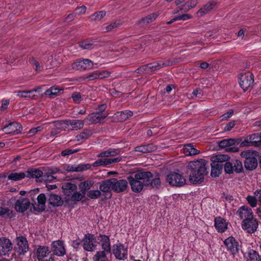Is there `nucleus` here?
<instances>
[{"mask_svg": "<svg viewBox=\"0 0 261 261\" xmlns=\"http://www.w3.org/2000/svg\"><path fill=\"white\" fill-rule=\"evenodd\" d=\"M110 74L111 72L108 70H96L88 73L84 77V80L93 81L97 79H103L109 77Z\"/></svg>", "mask_w": 261, "mask_h": 261, "instance_id": "13", "label": "nucleus"}, {"mask_svg": "<svg viewBox=\"0 0 261 261\" xmlns=\"http://www.w3.org/2000/svg\"><path fill=\"white\" fill-rule=\"evenodd\" d=\"M52 250L54 254L63 256L66 253V250L62 241L58 240L54 241L51 244Z\"/></svg>", "mask_w": 261, "mask_h": 261, "instance_id": "21", "label": "nucleus"}, {"mask_svg": "<svg viewBox=\"0 0 261 261\" xmlns=\"http://www.w3.org/2000/svg\"><path fill=\"white\" fill-rule=\"evenodd\" d=\"M215 226L219 232H224L227 228L226 221L221 217H217L215 219Z\"/></svg>", "mask_w": 261, "mask_h": 261, "instance_id": "29", "label": "nucleus"}, {"mask_svg": "<svg viewBox=\"0 0 261 261\" xmlns=\"http://www.w3.org/2000/svg\"><path fill=\"white\" fill-rule=\"evenodd\" d=\"M120 153L119 149H109L107 150L101 151L97 155L98 158H105L114 156Z\"/></svg>", "mask_w": 261, "mask_h": 261, "instance_id": "39", "label": "nucleus"}, {"mask_svg": "<svg viewBox=\"0 0 261 261\" xmlns=\"http://www.w3.org/2000/svg\"><path fill=\"white\" fill-rule=\"evenodd\" d=\"M211 168V175L212 177H218L220 174L222 169V166L220 164L212 162Z\"/></svg>", "mask_w": 261, "mask_h": 261, "instance_id": "41", "label": "nucleus"}, {"mask_svg": "<svg viewBox=\"0 0 261 261\" xmlns=\"http://www.w3.org/2000/svg\"><path fill=\"white\" fill-rule=\"evenodd\" d=\"M62 188L65 195L70 196L76 190L77 187L74 184L65 182L62 184Z\"/></svg>", "mask_w": 261, "mask_h": 261, "instance_id": "35", "label": "nucleus"}, {"mask_svg": "<svg viewBox=\"0 0 261 261\" xmlns=\"http://www.w3.org/2000/svg\"><path fill=\"white\" fill-rule=\"evenodd\" d=\"M84 122H85L84 120H67L68 127L70 125L71 126L72 130H79L83 127Z\"/></svg>", "mask_w": 261, "mask_h": 261, "instance_id": "34", "label": "nucleus"}, {"mask_svg": "<svg viewBox=\"0 0 261 261\" xmlns=\"http://www.w3.org/2000/svg\"><path fill=\"white\" fill-rule=\"evenodd\" d=\"M113 253L117 259L124 260L127 257V248L123 244L117 243L113 246Z\"/></svg>", "mask_w": 261, "mask_h": 261, "instance_id": "10", "label": "nucleus"}, {"mask_svg": "<svg viewBox=\"0 0 261 261\" xmlns=\"http://www.w3.org/2000/svg\"><path fill=\"white\" fill-rule=\"evenodd\" d=\"M105 114H100L97 112L92 113L88 115L84 119V121L87 124H97L101 123L106 118Z\"/></svg>", "mask_w": 261, "mask_h": 261, "instance_id": "16", "label": "nucleus"}, {"mask_svg": "<svg viewBox=\"0 0 261 261\" xmlns=\"http://www.w3.org/2000/svg\"><path fill=\"white\" fill-rule=\"evenodd\" d=\"M85 196V193L83 192H74L71 196V199L73 201H79L81 200Z\"/></svg>", "mask_w": 261, "mask_h": 261, "instance_id": "54", "label": "nucleus"}, {"mask_svg": "<svg viewBox=\"0 0 261 261\" xmlns=\"http://www.w3.org/2000/svg\"><path fill=\"white\" fill-rule=\"evenodd\" d=\"M25 175L27 177L35 178L37 181H39V179L42 177L43 172L38 169H30L27 171Z\"/></svg>", "mask_w": 261, "mask_h": 261, "instance_id": "30", "label": "nucleus"}, {"mask_svg": "<svg viewBox=\"0 0 261 261\" xmlns=\"http://www.w3.org/2000/svg\"><path fill=\"white\" fill-rule=\"evenodd\" d=\"M98 239L102 251L110 253L111 250V243L109 237L105 234H100L98 236Z\"/></svg>", "mask_w": 261, "mask_h": 261, "instance_id": "24", "label": "nucleus"}, {"mask_svg": "<svg viewBox=\"0 0 261 261\" xmlns=\"http://www.w3.org/2000/svg\"><path fill=\"white\" fill-rule=\"evenodd\" d=\"M50 253L48 247L44 246H39L37 249L36 255L38 261H52V257H48Z\"/></svg>", "mask_w": 261, "mask_h": 261, "instance_id": "15", "label": "nucleus"}, {"mask_svg": "<svg viewBox=\"0 0 261 261\" xmlns=\"http://www.w3.org/2000/svg\"><path fill=\"white\" fill-rule=\"evenodd\" d=\"M156 149V147L153 144H148L141 146H136L135 148L136 151L147 153L152 152Z\"/></svg>", "mask_w": 261, "mask_h": 261, "instance_id": "32", "label": "nucleus"}, {"mask_svg": "<svg viewBox=\"0 0 261 261\" xmlns=\"http://www.w3.org/2000/svg\"><path fill=\"white\" fill-rule=\"evenodd\" d=\"M230 157L227 154H218L211 157V161L215 163H220L229 160Z\"/></svg>", "mask_w": 261, "mask_h": 261, "instance_id": "42", "label": "nucleus"}, {"mask_svg": "<svg viewBox=\"0 0 261 261\" xmlns=\"http://www.w3.org/2000/svg\"><path fill=\"white\" fill-rule=\"evenodd\" d=\"M99 190L105 193L113 190L112 178L102 181L99 186Z\"/></svg>", "mask_w": 261, "mask_h": 261, "instance_id": "33", "label": "nucleus"}, {"mask_svg": "<svg viewBox=\"0 0 261 261\" xmlns=\"http://www.w3.org/2000/svg\"><path fill=\"white\" fill-rule=\"evenodd\" d=\"M71 98L74 103L79 104L83 100V97L80 92H75L71 95Z\"/></svg>", "mask_w": 261, "mask_h": 261, "instance_id": "56", "label": "nucleus"}, {"mask_svg": "<svg viewBox=\"0 0 261 261\" xmlns=\"http://www.w3.org/2000/svg\"><path fill=\"white\" fill-rule=\"evenodd\" d=\"M246 261H259L260 256L256 251L250 249L247 253Z\"/></svg>", "mask_w": 261, "mask_h": 261, "instance_id": "44", "label": "nucleus"}, {"mask_svg": "<svg viewBox=\"0 0 261 261\" xmlns=\"http://www.w3.org/2000/svg\"><path fill=\"white\" fill-rule=\"evenodd\" d=\"M205 160L190 162L187 166L189 173V180L193 184H199L203 181L204 177L208 173Z\"/></svg>", "mask_w": 261, "mask_h": 261, "instance_id": "1", "label": "nucleus"}, {"mask_svg": "<svg viewBox=\"0 0 261 261\" xmlns=\"http://www.w3.org/2000/svg\"><path fill=\"white\" fill-rule=\"evenodd\" d=\"M11 201H15L14 204V209L16 212L19 213H24L30 206L31 202L26 198L19 197L18 199H16V197H14L10 199Z\"/></svg>", "mask_w": 261, "mask_h": 261, "instance_id": "5", "label": "nucleus"}, {"mask_svg": "<svg viewBox=\"0 0 261 261\" xmlns=\"http://www.w3.org/2000/svg\"><path fill=\"white\" fill-rule=\"evenodd\" d=\"M108 253L107 252L103 251H97L93 257L94 261H107L106 254Z\"/></svg>", "mask_w": 261, "mask_h": 261, "instance_id": "50", "label": "nucleus"}, {"mask_svg": "<svg viewBox=\"0 0 261 261\" xmlns=\"http://www.w3.org/2000/svg\"><path fill=\"white\" fill-rule=\"evenodd\" d=\"M158 17V14L156 13L150 14L145 17L142 18L138 22V24L143 27L149 23L150 22L154 20Z\"/></svg>", "mask_w": 261, "mask_h": 261, "instance_id": "36", "label": "nucleus"}, {"mask_svg": "<svg viewBox=\"0 0 261 261\" xmlns=\"http://www.w3.org/2000/svg\"><path fill=\"white\" fill-rule=\"evenodd\" d=\"M83 246L86 251H93L96 247L95 238L93 234H85L83 239Z\"/></svg>", "mask_w": 261, "mask_h": 261, "instance_id": "11", "label": "nucleus"}, {"mask_svg": "<svg viewBox=\"0 0 261 261\" xmlns=\"http://www.w3.org/2000/svg\"><path fill=\"white\" fill-rule=\"evenodd\" d=\"M146 173L149 174L148 176L149 178L146 184V187L150 186L152 188L159 189L161 185L160 178L159 177L153 178V174L150 171H146Z\"/></svg>", "mask_w": 261, "mask_h": 261, "instance_id": "27", "label": "nucleus"}, {"mask_svg": "<svg viewBox=\"0 0 261 261\" xmlns=\"http://www.w3.org/2000/svg\"><path fill=\"white\" fill-rule=\"evenodd\" d=\"M86 7L85 6L83 5L81 7H77L74 11L76 12L75 13V14H76V15H81L85 14L86 12Z\"/></svg>", "mask_w": 261, "mask_h": 261, "instance_id": "64", "label": "nucleus"}, {"mask_svg": "<svg viewBox=\"0 0 261 261\" xmlns=\"http://www.w3.org/2000/svg\"><path fill=\"white\" fill-rule=\"evenodd\" d=\"M101 195L100 190H90L88 193V196L92 199H95L98 198Z\"/></svg>", "mask_w": 261, "mask_h": 261, "instance_id": "58", "label": "nucleus"}, {"mask_svg": "<svg viewBox=\"0 0 261 261\" xmlns=\"http://www.w3.org/2000/svg\"><path fill=\"white\" fill-rule=\"evenodd\" d=\"M8 179L12 181H16L23 179L26 177L25 173L21 172H12L7 176Z\"/></svg>", "mask_w": 261, "mask_h": 261, "instance_id": "40", "label": "nucleus"}, {"mask_svg": "<svg viewBox=\"0 0 261 261\" xmlns=\"http://www.w3.org/2000/svg\"><path fill=\"white\" fill-rule=\"evenodd\" d=\"M253 137V143L256 145H261V133L260 134H252Z\"/></svg>", "mask_w": 261, "mask_h": 261, "instance_id": "61", "label": "nucleus"}, {"mask_svg": "<svg viewBox=\"0 0 261 261\" xmlns=\"http://www.w3.org/2000/svg\"><path fill=\"white\" fill-rule=\"evenodd\" d=\"M59 92V89L51 87L45 91L44 94L49 96L50 97H53V96H56Z\"/></svg>", "mask_w": 261, "mask_h": 261, "instance_id": "55", "label": "nucleus"}, {"mask_svg": "<svg viewBox=\"0 0 261 261\" xmlns=\"http://www.w3.org/2000/svg\"><path fill=\"white\" fill-rule=\"evenodd\" d=\"M47 202L54 207L61 206L63 203L61 197L53 193H47Z\"/></svg>", "mask_w": 261, "mask_h": 261, "instance_id": "25", "label": "nucleus"}, {"mask_svg": "<svg viewBox=\"0 0 261 261\" xmlns=\"http://www.w3.org/2000/svg\"><path fill=\"white\" fill-rule=\"evenodd\" d=\"M148 175L146 171H140L136 173L134 176H128L127 179L132 191L136 193H140L144 187H146Z\"/></svg>", "mask_w": 261, "mask_h": 261, "instance_id": "2", "label": "nucleus"}, {"mask_svg": "<svg viewBox=\"0 0 261 261\" xmlns=\"http://www.w3.org/2000/svg\"><path fill=\"white\" fill-rule=\"evenodd\" d=\"M53 124L54 127L57 128L60 132L65 130L68 128L67 120H58L53 122Z\"/></svg>", "mask_w": 261, "mask_h": 261, "instance_id": "45", "label": "nucleus"}, {"mask_svg": "<svg viewBox=\"0 0 261 261\" xmlns=\"http://www.w3.org/2000/svg\"><path fill=\"white\" fill-rule=\"evenodd\" d=\"M15 242L16 246L15 247V249L18 255H24L28 251L29 248V244L25 237L23 236L17 237Z\"/></svg>", "mask_w": 261, "mask_h": 261, "instance_id": "7", "label": "nucleus"}, {"mask_svg": "<svg viewBox=\"0 0 261 261\" xmlns=\"http://www.w3.org/2000/svg\"><path fill=\"white\" fill-rule=\"evenodd\" d=\"M239 144L238 140L234 139H223L218 142L219 146L222 148H225V150L229 146L235 145L236 144Z\"/></svg>", "mask_w": 261, "mask_h": 261, "instance_id": "38", "label": "nucleus"}, {"mask_svg": "<svg viewBox=\"0 0 261 261\" xmlns=\"http://www.w3.org/2000/svg\"><path fill=\"white\" fill-rule=\"evenodd\" d=\"M166 180L172 186L182 187L186 184V179L184 176L177 172H171L167 175Z\"/></svg>", "mask_w": 261, "mask_h": 261, "instance_id": "4", "label": "nucleus"}, {"mask_svg": "<svg viewBox=\"0 0 261 261\" xmlns=\"http://www.w3.org/2000/svg\"><path fill=\"white\" fill-rule=\"evenodd\" d=\"M91 167L90 164H81L79 165H67L66 170L68 172H82L89 169Z\"/></svg>", "mask_w": 261, "mask_h": 261, "instance_id": "26", "label": "nucleus"}, {"mask_svg": "<svg viewBox=\"0 0 261 261\" xmlns=\"http://www.w3.org/2000/svg\"><path fill=\"white\" fill-rule=\"evenodd\" d=\"M94 182L91 180H87L81 182L79 184V188L81 190V192H85L89 190L93 185Z\"/></svg>", "mask_w": 261, "mask_h": 261, "instance_id": "46", "label": "nucleus"}, {"mask_svg": "<svg viewBox=\"0 0 261 261\" xmlns=\"http://www.w3.org/2000/svg\"><path fill=\"white\" fill-rule=\"evenodd\" d=\"M197 3V0H191L190 2H188L186 4L182 5L180 8V10L184 12H187L191 9L194 8Z\"/></svg>", "mask_w": 261, "mask_h": 261, "instance_id": "49", "label": "nucleus"}, {"mask_svg": "<svg viewBox=\"0 0 261 261\" xmlns=\"http://www.w3.org/2000/svg\"><path fill=\"white\" fill-rule=\"evenodd\" d=\"M233 110L229 109L227 112L221 116L220 118L222 121L227 120L230 118L233 114Z\"/></svg>", "mask_w": 261, "mask_h": 261, "instance_id": "62", "label": "nucleus"}, {"mask_svg": "<svg viewBox=\"0 0 261 261\" xmlns=\"http://www.w3.org/2000/svg\"><path fill=\"white\" fill-rule=\"evenodd\" d=\"M21 125L16 122H12L3 128V130L7 134L16 135L21 132Z\"/></svg>", "mask_w": 261, "mask_h": 261, "instance_id": "20", "label": "nucleus"}, {"mask_svg": "<svg viewBox=\"0 0 261 261\" xmlns=\"http://www.w3.org/2000/svg\"><path fill=\"white\" fill-rule=\"evenodd\" d=\"M107 108V105L106 103L99 105L96 109L97 111L96 112L99 113L100 114H105V117H107L109 115L108 112L106 111Z\"/></svg>", "mask_w": 261, "mask_h": 261, "instance_id": "59", "label": "nucleus"}, {"mask_svg": "<svg viewBox=\"0 0 261 261\" xmlns=\"http://www.w3.org/2000/svg\"><path fill=\"white\" fill-rule=\"evenodd\" d=\"M80 46L83 49H92L96 47L93 42L89 41H85L80 43Z\"/></svg>", "mask_w": 261, "mask_h": 261, "instance_id": "51", "label": "nucleus"}, {"mask_svg": "<svg viewBox=\"0 0 261 261\" xmlns=\"http://www.w3.org/2000/svg\"><path fill=\"white\" fill-rule=\"evenodd\" d=\"M224 171L227 174H232L235 171L237 173H240L243 170L242 162L239 160H234L230 162H226L224 165Z\"/></svg>", "mask_w": 261, "mask_h": 261, "instance_id": "9", "label": "nucleus"}, {"mask_svg": "<svg viewBox=\"0 0 261 261\" xmlns=\"http://www.w3.org/2000/svg\"><path fill=\"white\" fill-rule=\"evenodd\" d=\"M246 200H247L248 203L250 204V205L251 207H254L257 205L258 199L255 195L254 196H251V195L247 196L246 197Z\"/></svg>", "mask_w": 261, "mask_h": 261, "instance_id": "57", "label": "nucleus"}, {"mask_svg": "<svg viewBox=\"0 0 261 261\" xmlns=\"http://www.w3.org/2000/svg\"><path fill=\"white\" fill-rule=\"evenodd\" d=\"M217 2L214 0H211L203 6L197 12L196 16L201 17L210 13L216 6Z\"/></svg>", "mask_w": 261, "mask_h": 261, "instance_id": "19", "label": "nucleus"}, {"mask_svg": "<svg viewBox=\"0 0 261 261\" xmlns=\"http://www.w3.org/2000/svg\"><path fill=\"white\" fill-rule=\"evenodd\" d=\"M92 134V133L91 130L89 129H85L83 132L76 136V140L77 141L85 140L88 139Z\"/></svg>", "mask_w": 261, "mask_h": 261, "instance_id": "47", "label": "nucleus"}, {"mask_svg": "<svg viewBox=\"0 0 261 261\" xmlns=\"http://www.w3.org/2000/svg\"><path fill=\"white\" fill-rule=\"evenodd\" d=\"M237 214L242 219H251L253 218V213L252 210L247 206H241L237 212Z\"/></svg>", "mask_w": 261, "mask_h": 261, "instance_id": "23", "label": "nucleus"}, {"mask_svg": "<svg viewBox=\"0 0 261 261\" xmlns=\"http://www.w3.org/2000/svg\"><path fill=\"white\" fill-rule=\"evenodd\" d=\"M133 116V112L129 110L119 111L115 113L114 119L119 122H124Z\"/></svg>", "mask_w": 261, "mask_h": 261, "instance_id": "28", "label": "nucleus"}, {"mask_svg": "<svg viewBox=\"0 0 261 261\" xmlns=\"http://www.w3.org/2000/svg\"><path fill=\"white\" fill-rule=\"evenodd\" d=\"M258 223L254 217L251 219H246L242 222V229L249 233H253L256 231Z\"/></svg>", "mask_w": 261, "mask_h": 261, "instance_id": "8", "label": "nucleus"}, {"mask_svg": "<svg viewBox=\"0 0 261 261\" xmlns=\"http://www.w3.org/2000/svg\"><path fill=\"white\" fill-rule=\"evenodd\" d=\"M224 244L227 250L234 255L239 252L240 245L237 241L232 237H229L225 240Z\"/></svg>", "mask_w": 261, "mask_h": 261, "instance_id": "12", "label": "nucleus"}, {"mask_svg": "<svg viewBox=\"0 0 261 261\" xmlns=\"http://www.w3.org/2000/svg\"><path fill=\"white\" fill-rule=\"evenodd\" d=\"M94 63L88 59H79L74 61L71 65L72 68L75 70H85L92 69Z\"/></svg>", "mask_w": 261, "mask_h": 261, "instance_id": "6", "label": "nucleus"}, {"mask_svg": "<svg viewBox=\"0 0 261 261\" xmlns=\"http://www.w3.org/2000/svg\"><path fill=\"white\" fill-rule=\"evenodd\" d=\"M37 203H32L34 208L39 211L42 212L45 208V202H47V195L45 196L44 194H40L37 197Z\"/></svg>", "mask_w": 261, "mask_h": 261, "instance_id": "22", "label": "nucleus"}, {"mask_svg": "<svg viewBox=\"0 0 261 261\" xmlns=\"http://www.w3.org/2000/svg\"><path fill=\"white\" fill-rule=\"evenodd\" d=\"M252 137V135L247 136L245 139V140L241 143L240 146H249L251 144H254L253 140L252 139H253V137Z\"/></svg>", "mask_w": 261, "mask_h": 261, "instance_id": "60", "label": "nucleus"}, {"mask_svg": "<svg viewBox=\"0 0 261 261\" xmlns=\"http://www.w3.org/2000/svg\"><path fill=\"white\" fill-rule=\"evenodd\" d=\"M54 179H55V177L51 175H49V174H43L42 177V178L39 179V181L40 182L51 181Z\"/></svg>", "mask_w": 261, "mask_h": 261, "instance_id": "63", "label": "nucleus"}, {"mask_svg": "<svg viewBox=\"0 0 261 261\" xmlns=\"http://www.w3.org/2000/svg\"><path fill=\"white\" fill-rule=\"evenodd\" d=\"M106 14L105 11H100L94 13L91 15L92 20L98 21L101 19Z\"/></svg>", "mask_w": 261, "mask_h": 261, "instance_id": "53", "label": "nucleus"}, {"mask_svg": "<svg viewBox=\"0 0 261 261\" xmlns=\"http://www.w3.org/2000/svg\"><path fill=\"white\" fill-rule=\"evenodd\" d=\"M244 166L246 169L252 170L257 166V161L255 158H248L244 161Z\"/></svg>", "mask_w": 261, "mask_h": 261, "instance_id": "37", "label": "nucleus"}, {"mask_svg": "<svg viewBox=\"0 0 261 261\" xmlns=\"http://www.w3.org/2000/svg\"><path fill=\"white\" fill-rule=\"evenodd\" d=\"M239 83L244 91H247L252 86L254 83V75L253 73L250 72L243 71L240 74Z\"/></svg>", "mask_w": 261, "mask_h": 261, "instance_id": "3", "label": "nucleus"}, {"mask_svg": "<svg viewBox=\"0 0 261 261\" xmlns=\"http://www.w3.org/2000/svg\"><path fill=\"white\" fill-rule=\"evenodd\" d=\"M160 61L151 63L144 65V68H146V72H152L159 70L162 67Z\"/></svg>", "mask_w": 261, "mask_h": 261, "instance_id": "43", "label": "nucleus"}, {"mask_svg": "<svg viewBox=\"0 0 261 261\" xmlns=\"http://www.w3.org/2000/svg\"><path fill=\"white\" fill-rule=\"evenodd\" d=\"M183 151L187 156L195 155L200 153V151L196 149L191 143L185 145L183 147Z\"/></svg>", "mask_w": 261, "mask_h": 261, "instance_id": "31", "label": "nucleus"}, {"mask_svg": "<svg viewBox=\"0 0 261 261\" xmlns=\"http://www.w3.org/2000/svg\"><path fill=\"white\" fill-rule=\"evenodd\" d=\"M122 160L121 157H117L113 159L101 158L95 161L93 164L92 166L97 167L99 166L107 167L112 164L116 163Z\"/></svg>", "mask_w": 261, "mask_h": 261, "instance_id": "18", "label": "nucleus"}, {"mask_svg": "<svg viewBox=\"0 0 261 261\" xmlns=\"http://www.w3.org/2000/svg\"><path fill=\"white\" fill-rule=\"evenodd\" d=\"M38 89H34L32 90L29 91H18L15 92L17 93V96L20 97H24V98H31V96L29 95V94L37 91Z\"/></svg>", "mask_w": 261, "mask_h": 261, "instance_id": "52", "label": "nucleus"}, {"mask_svg": "<svg viewBox=\"0 0 261 261\" xmlns=\"http://www.w3.org/2000/svg\"><path fill=\"white\" fill-rule=\"evenodd\" d=\"M113 180V191L115 192L119 193L126 191L128 188V180L125 179H118L117 178H112Z\"/></svg>", "mask_w": 261, "mask_h": 261, "instance_id": "14", "label": "nucleus"}, {"mask_svg": "<svg viewBox=\"0 0 261 261\" xmlns=\"http://www.w3.org/2000/svg\"><path fill=\"white\" fill-rule=\"evenodd\" d=\"M11 241L6 238H0V255H5L12 250Z\"/></svg>", "mask_w": 261, "mask_h": 261, "instance_id": "17", "label": "nucleus"}, {"mask_svg": "<svg viewBox=\"0 0 261 261\" xmlns=\"http://www.w3.org/2000/svg\"><path fill=\"white\" fill-rule=\"evenodd\" d=\"M0 216L12 218L15 217V213L13 211L9 210L7 207L0 206Z\"/></svg>", "mask_w": 261, "mask_h": 261, "instance_id": "48", "label": "nucleus"}]
</instances>
